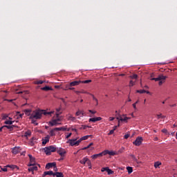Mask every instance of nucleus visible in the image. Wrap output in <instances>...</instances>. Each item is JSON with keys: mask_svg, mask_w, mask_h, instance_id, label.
<instances>
[{"mask_svg": "<svg viewBox=\"0 0 177 177\" xmlns=\"http://www.w3.org/2000/svg\"><path fill=\"white\" fill-rule=\"evenodd\" d=\"M53 111H50L48 112L45 110H42V111H35L32 112V113L30 114V120H41V118L42 117V114H44V115H51L52 114H53Z\"/></svg>", "mask_w": 177, "mask_h": 177, "instance_id": "obj_1", "label": "nucleus"}, {"mask_svg": "<svg viewBox=\"0 0 177 177\" xmlns=\"http://www.w3.org/2000/svg\"><path fill=\"white\" fill-rule=\"evenodd\" d=\"M56 150V146L55 145H50L44 148V153L46 156H50V154H52V153H55Z\"/></svg>", "mask_w": 177, "mask_h": 177, "instance_id": "obj_2", "label": "nucleus"}, {"mask_svg": "<svg viewBox=\"0 0 177 177\" xmlns=\"http://www.w3.org/2000/svg\"><path fill=\"white\" fill-rule=\"evenodd\" d=\"M165 80H167V76H164L162 75H158V77H152L151 78V81H159V85H162L164 84Z\"/></svg>", "mask_w": 177, "mask_h": 177, "instance_id": "obj_3", "label": "nucleus"}, {"mask_svg": "<svg viewBox=\"0 0 177 177\" xmlns=\"http://www.w3.org/2000/svg\"><path fill=\"white\" fill-rule=\"evenodd\" d=\"M57 154H59L61 156V157H64V154H66V153H67L66 151V149L62 148V147H59V148H57L56 147V151Z\"/></svg>", "mask_w": 177, "mask_h": 177, "instance_id": "obj_4", "label": "nucleus"}, {"mask_svg": "<svg viewBox=\"0 0 177 177\" xmlns=\"http://www.w3.org/2000/svg\"><path fill=\"white\" fill-rule=\"evenodd\" d=\"M142 142H143V138L142 137H138L136 140L133 142V145H134V146H140Z\"/></svg>", "mask_w": 177, "mask_h": 177, "instance_id": "obj_5", "label": "nucleus"}, {"mask_svg": "<svg viewBox=\"0 0 177 177\" xmlns=\"http://www.w3.org/2000/svg\"><path fill=\"white\" fill-rule=\"evenodd\" d=\"M28 157L30 158V163L28 165V167L35 165V158L32 157V155L31 154H28Z\"/></svg>", "mask_w": 177, "mask_h": 177, "instance_id": "obj_6", "label": "nucleus"}, {"mask_svg": "<svg viewBox=\"0 0 177 177\" xmlns=\"http://www.w3.org/2000/svg\"><path fill=\"white\" fill-rule=\"evenodd\" d=\"M42 146H45L46 143H49V140H50V136L47 135L46 137L42 138Z\"/></svg>", "mask_w": 177, "mask_h": 177, "instance_id": "obj_7", "label": "nucleus"}, {"mask_svg": "<svg viewBox=\"0 0 177 177\" xmlns=\"http://www.w3.org/2000/svg\"><path fill=\"white\" fill-rule=\"evenodd\" d=\"M101 171L102 172H104V171H106L108 175H113V174H114V171L109 167H102Z\"/></svg>", "mask_w": 177, "mask_h": 177, "instance_id": "obj_8", "label": "nucleus"}, {"mask_svg": "<svg viewBox=\"0 0 177 177\" xmlns=\"http://www.w3.org/2000/svg\"><path fill=\"white\" fill-rule=\"evenodd\" d=\"M130 118L127 117L126 115H122L120 118L119 117L117 118V120H118V122H120V121H124V122H127L128 120Z\"/></svg>", "mask_w": 177, "mask_h": 177, "instance_id": "obj_9", "label": "nucleus"}, {"mask_svg": "<svg viewBox=\"0 0 177 177\" xmlns=\"http://www.w3.org/2000/svg\"><path fill=\"white\" fill-rule=\"evenodd\" d=\"M21 151V148L20 147H15L12 148V154H19Z\"/></svg>", "mask_w": 177, "mask_h": 177, "instance_id": "obj_10", "label": "nucleus"}, {"mask_svg": "<svg viewBox=\"0 0 177 177\" xmlns=\"http://www.w3.org/2000/svg\"><path fill=\"white\" fill-rule=\"evenodd\" d=\"M49 125L56 127L57 125H62V123H59L56 119H54L49 122Z\"/></svg>", "mask_w": 177, "mask_h": 177, "instance_id": "obj_11", "label": "nucleus"}, {"mask_svg": "<svg viewBox=\"0 0 177 177\" xmlns=\"http://www.w3.org/2000/svg\"><path fill=\"white\" fill-rule=\"evenodd\" d=\"M66 143H68L71 146H77V138L69 139Z\"/></svg>", "mask_w": 177, "mask_h": 177, "instance_id": "obj_12", "label": "nucleus"}, {"mask_svg": "<svg viewBox=\"0 0 177 177\" xmlns=\"http://www.w3.org/2000/svg\"><path fill=\"white\" fill-rule=\"evenodd\" d=\"M102 156H104V151H102L100 153L94 154V155L91 156V157L93 160H96V158H99V157H102Z\"/></svg>", "mask_w": 177, "mask_h": 177, "instance_id": "obj_13", "label": "nucleus"}, {"mask_svg": "<svg viewBox=\"0 0 177 177\" xmlns=\"http://www.w3.org/2000/svg\"><path fill=\"white\" fill-rule=\"evenodd\" d=\"M47 175H48L49 176L55 177V173L53 171H44V174H42V177H45Z\"/></svg>", "mask_w": 177, "mask_h": 177, "instance_id": "obj_14", "label": "nucleus"}, {"mask_svg": "<svg viewBox=\"0 0 177 177\" xmlns=\"http://www.w3.org/2000/svg\"><path fill=\"white\" fill-rule=\"evenodd\" d=\"M103 151H104V156H107V154H109V156H115L117 154L115 151H113L104 150Z\"/></svg>", "mask_w": 177, "mask_h": 177, "instance_id": "obj_15", "label": "nucleus"}, {"mask_svg": "<svg viewBox=\"0 0 177 177\" xmlns=\"http://www.w3.org/2000/svg\"><path fill=\"white\" fill-rule=\"evenodd\" d=\"M56 166V162H48L46 165V169H50Z\"/></svg>", "mask_w": 177, "mask_h": 177, "instance_id": "obj_16", "label": "nucleus"}, {"mask_svg": "<svg viewBox=\"0 0 177 177\" xmlns=\"http://www.w3.org/2000/svg\"><path fill=\"white\" fill-rule=\"evenodd\" d=\"M81 84V80L79 81H73L71 82L67 86H77Z\"/></svg>", "mask_w": 177, "mask_h": 177, "instance_id": "obj_17", "label": "nucleus"}, {"mask_svg": "<svg viewBox=\"0 0 177 177\" xmlns=\"http://www.w3.org/2000/svg\"><path fill=\"white\" fill-rule=\"evenodd\" d=\"M96 121H102V118L97 117V118H90L88 120V122H96Z\"/></svg>", "mask_w": 177, "mask_h": 177, "instance_id": "obj_18", "label": "nucleus"}, {"mask_svg": "<svg viewBox=\"0 0 177 177\" xmlns=\"http://www.w3.org/2000/svg\"><path fill=\"white\" fill-rule=\"evenodd\" d=\"M34 171H38V167L35 165H32V167L28 168L29 172H34Z\"/></svg>", "mask_w": 177, "mask_h": 177, "instance_id": "obj_19", "label": "nucleus"}, {"mask_svg": "<svg viewBox=\"0 0 177 177\" xmlns=\"http://www.w3.org/2000/svg\"><path fill=\"white\" fill-rule=\"evenodd\" d=\"M88 158L87 157H84L80 161V164H82L83 165H85L86 162L88 161Z\"/></svg>", "mask_w": 177, "mask_h": 177, "instance_id": "obj_20", "label": "nucleus"}, {"mask_svg": "<svg viewBox=\"0 0 177 177\" xmlns=\"http://www.w3.org/2000/svg\"><path fill=\"white\" fill-rule=\"evenodd\" d=\"M64 177V175L62 172H55L54 173V177Z\"/></svg>", "mask_w": 177, "mask_h": 177, "instance_id": "obj_21", "label": "nucleus"}, {"mask_svg": "<svg viewBox=\"0 0 177 177\" xmlns=\"http://www.w3.org/2000/svg\"><path fill=\"white\" fill-rule=\"evenodd\" d=\"M41 89V91H52V87H50L49 86H46L44 87H42Z\"/></svg>", "mask_w": 177, "mask_h": 177, "instance_id": "obj_22", "label": "nucleus"}, {"mask_svg": "<svg viewBox=\"0 0 177 177\" xmlns=\"http://www.w3.org/2000/svg\"><path fill=\"white\" fill-rule=\"evenodd\" d=\"M68 121H75L76 118L74 116H72L71 114L68 115Z\"/></svg>", "mask_w": 177, "mask_h": 177, "instance_id": "obj_23", "label": "nucleus"}, {"mask_svg": "<svg viewBox=\"0 0 177 177\" xmlns=\"http://www.w3.org/2000/svg\"><path fill=\"white\" fill-rule=\"evenodd\" d=\"M55 130L57 131H67V128L66 127H56L55 128Z\"/></svg>", "mask_w": 177, "mask_h": 177, "instance_id": "obj_24", "label": "nucleus"}, {"mask_svg": "<svg viewBox=\"0 0 177 177\" xmlns=\"http://www.w3.org/2000/svg\"><path fill=\"white\" fill-rule=\"evenodd\" d=\"M24 113H25L26 115H30V117H31V110L25 109Z\"/></svg>", "mask_w": 177, "mask_h": 177, "instance_id": "obj_25", "label": "nucleus"}, {"mask_svg": "<svg viewBox=\"0 0 177 177\" xmlns=\"http://www.w3.org/2000/svg\"><path fill=\"white\" fill-rule=\"evenodd\" d=\"M75 115L77 116H80V115H84V111H77L76 113H75Z\"/></svg>", "mask_w": 177, "mask_h": 177, "instance_id": "obj_26", "label": "nucleus"}, {"mask_svg": "<svg viewBox=\"0 0 177 177\" xmlns=\"http://www.w3.org/2000/svg\"><path fill=\"white\" fill-rule=\"evenodd\" d=\"M56 128L52 129L50 131V136H55L56 135V133L55 132H56Z\"/></svg>", "mask_w": 177, "mask_h": 177, "instance_id": "obj_27", "label": "nucleus"}, {"mask_svg": "<svg viewBox=\"0 0 177 177\" xmlns=\"http://www.w3.org/2000/svg\"><path fill=\"white\" fill-rule=\"evenodd\" d=\"M61 109L57 108L56 109L57 113H55L56 117H59L60 114H62V112H60Z\"/></svg>", "mask_w": 177, "mask_h": 177, "instance_id": "obj_28", "label": "nucleus"}, {"mask_svg": "<svg viewBox=\"0 0 177 177\" xmlns=\"http://www.w3.org/2000/svg\"><path fill=\"white\" fill-rule=\"evenodd\" d=\"M128 174H132L133 172V169H132L131 167H127Z\"/></svg>", "mask_w": 177, "mask_h": 177, "instance_id": "obj_29", "label": "nucleus"}, {"mask_svg": "<svg viewBox=\"0 0 177 177\" xmlns=\"http://www.w3.org/2000/svg\"><path fill=\"white\" fill-rule=\"evenodd\" d=\"M4 124H6V125H12L13 124V121H12V120H6L4 122Z\"/></svg>", "mask_w": 177, "mask_h": 177, "instance_id": "obj_30", "label": "nucleus"}, {"mask_svg": "<svg viewBox=\"0 0 177 177\" xmlns=\"http://www.w3.org/2000/svg\"><path fill=\"white\" fill-rule=\"evenodd\" d=\"M14 127H15L14 125H12V126H10V125H4V129L7 128V129H10L12 131V129H13Z\"/></svg>", "mask_w": 177, "mask_h": 177, "instance_id": "obj_31", "label": "nucleus"}, {"mask_svg": "<svg viewBox=\"0 0 177 177\" xmlns=\"http://www.w3.org/2000/svg\"><path fill=\"white\" fill-rule=\"evenodd\" d=\"M25 136L27 138V136H31V131L28 130L26 132H25Z\"/></svg>", "mask_w": 177, "mask_h": 177, "instance_id": "obj_32", "label": "nucleus"}, {"mask_svg": "<svg viewBox=\"0 0 177 177\" xmlns=\"http://www.w3.org/2000/svg\"><path fill=\"white\" fill-rule=\"evenodd\" d=\"M91 136H92V135L84 136L82 137L81 138L82 140H86V139H88V138H91Z\"/></svg>", "mask_w": 177, "mask_h": 177, "instance_id": "obj_33", "label": "nucleus"}, {"mask_svg": "<svg viewBox=\"0 0 177 177\" xmlns=\"http://www.w3.org/2000/svg\"><path fill=\"white\" fill-rule=\"evenodd\" d=\"M90 95L92 96L93 100L97 102V105L99 104V101L97 100V98L95 97V95L93 94H90Z\"/></svg>", "mask_w": 177, "mask_h": 177, "instance_id": "obj_34", "label": "nucleus"}, {"mask_svg": "<svg viewBox=\"0 0 177 177\" xmlns=\"http://www.w3.org/2000/svg\"><path fill=\"white\" fill-rule=\"evenodd\" d=\"M160 165H161V162H156L154 163V167H155V168H158Z\"/></svg>", "mask_w": 177, "mask_h": 177, "instance_id": "obj_35", "label": "nucleus"}, {"mask_svg": "<svg viewBox=\"0 0 177 177\" xmlns=\"http://www.w3.org/2000/svg\"><path fill=\"white\" fill-rule=\"evenodd\" d=\"M136 92H137V93H146V90H144V89H142V90H137L136 91Z\"/></svg>", "mask_w": 177, "mask_h": 177, "instance_id": "obj_36", "label": "nucleus"}, {"mask_svg": "<svg viewBox=\"0 0 177 177\" xmlns=\"http://www.w3.org/2000/svg\"><path fill=\"white\" fill-rule=\"evenodd\" d=\"M162 133H165L166 135H169V132H168V130L167 129H162Z\"/></svg>", "mask_w": 177, "mask_h": 177, "instance_id": "obj_37", "label": "nucleus"}, {"mask_svg": "<svg viewBox=\"0 0 177 177\" xmlns=\"http://www.w3.org/2000/svg\"><path fill=\"white\" fill-rule=\"evenodd\" d=\"M9 117V115L3 113L2 114V120H6Z\"/></svg>", "mask_w": 177, "mask_h": 177, "instance_id": "obj_38", "label": "nucleus"}, {"mask_svg": "<svg viewBox=\"0 0 177 177\" xmlns=\"http://www.w3.org/2000/svg\"><path fill=\"white\" fill-rule=\"evenodd\" d=\"M89 82H92V80H88L81 81V84H89Z\"/></svg>", "mask_w": 177, "mask_h": 177, "instance_id": "obj_39", "label": "nucleus"}, {"mask_svg": "<svg viewBox=\"0 0 177 177\" xmlns=\"http://www.w3.org/2000/svg\"><path fill=\"white\" fill-rule=\"evenodd\" d=\"M122 115H121L120 114V113H118V111H115V117H116V120H117V118L118 117L119 118H121Z\"/></svg>", "mask_w": 177, "mask_h": 177, "instance_id": "obj_40", "label": "nucleus"}, {"mask_svg": "<svg viewBox=\"0 0 177 177\" xmlns=\"http://www.w3.org/2000/svg\"><path fill=\"white\" fill-rule=\"evenodd\" d=\"M157 117H158V120H160V118H165V115H162V114H159V115H157Z\"/></svg>", "mask_w": 177, "mask_h": 177, "instance_id": "obj_41", "label": "nucleus"}, {"mask_svg": "<svg viewBox=\"0 0 177 177\" xmlns=\"http://www.w3.org/2000/svg\"><path fill=\"white\" fill-rule=\"evenodd\" d=\"M131 78H132V80H136V78H138V75L134 74L131 76Z\"/></svg>", "mask_w": 177, "mask_h": 177, "instance_id": "obj_42", "label": "nucleus"}, {"mask_svg": "<svg viewBox=\"0 0 177 177\" xmlns=\"http://www.w3.org/2000/svg\"><path fill=\"white\" fill-rule=\"evenodd\" d=\"M80 93H86V95H91L88 91H85V90L80 91Z\"/></svg>", "mask_w": 177, "mask_h": 177, "instance_id": "obj_43", "label": "nucleus"}, {"mask_svg": "<svg viewBox=\"0 0 177 177\" xmlns=\"http://www.w3.org/2000/svg\"><path fill=\"white\" fill-rule=\"evenodd\" d=\"M135 85V82L131 80L129 82V86H133Z\"/></svg>", "mask_w": 177, "mask_h": 177, "instance_id": "obj_44", "label": "nucleus"}, {"mask_svg": "<svg viewBox=\"0 0 177 177\" xmlns=\"http://www.w3.org/2000/svg\"><path fill=\"white\" fill-rule=\"evenodd\" d=\"M32 121V124H35V125H38V123H37V121H35V119H30Z\"/></svg>", "mask_w": 177, "mask_h": 177, "instance_id": "obj_45", "label": "nucleus"}, {"mask_svg": "<svg viewBox=\"0 0 177 177\" xmlns=\"http://www.w3.org/2000/svg\"><path fill=\"white\" fill-rule=\"evenodd\" d=\"M87 165H88V167H90V168H91V167H92V163L91 162V160H89V159H88V160H87Z\"/></svg>", "mask_w": 177, "mask_h": 177, "instance_id": "obj_46", "label": "nucleus"}, {"mask_svg": "<svg viewBox=\"0 0 177 177\" xmlns=\"http://www.w3.org/2000/svg\"><path fill=\"white\" fill-rule=\"evenodd\" d=\"M37 85H41V84H44V81H42V80L37 81Z\"/></svg>", "mask_w": 177, "mask_h": 177, "instance_id": "obj_47", "label": "nucleus"}, {"mask_svg": "<svg viewBox=\"0 0 177 177\" xmlns=\"http://www.w3.org/2000/svg\"><path fill=\"white\" fill-rule=\"evenodd\" d=\"M82 138L79 139L78 140H76V144H77V146H78L80 145V142L82 141Z\"/></svg>", "mask_w": 177, "mask_h": 177, "instance_id": "obj_48", "label": "nucleus"}, {"mask_svg": "<svg viewBox=\"0 0 177 177\" xmlns=\"http://www.w3.org/2000/svg\"><path fill=\"white\" fill-rule=\"evenodd\" d=\"M57 120V122H59L60 121H62V118L61 117H57V119H55Z\"/></svg>", "mask_w": 177, "mask_h": 177, "instance_id": "obj_49", "label": "nucleus"}, {"mask_svg": "<svg viewBox=\"0 0 177 177\" xmlns=\"http://www.w3.org/2000/svg\"><path fill=\"white\" fill-rule=\"evenodd\" d=\"M1 170H2L3 172H8V168H6V167L1 168Z\"/></svg>", "mask_w": 177, "mask_h": 177, "instance_id": "obj_50", "label": "nucleus"}, {"mask_svg": "<svg viewBox=\"0 0 177 177\" xmlns=\"http://www.w3.org/2000/svg\"><path fill=\"white\" fill-rule=\"evenodd\" d=\"M118 127H120V122H118V126H114V127H113V130L115 131V129H117V128H118Z\"/></svg>", "mask_w": 177, "mask_h": 177, "instance_id": "obj_51", "label": "nucleus"}, {"mask_svg": "<svg viewBox=\"0 0 177 177\" xmlns=\"http://www.w3.org/2000/svg\"><path fill=\"white\" fill-rule=\"evenodd\" d=\"M113 133H114V130H111L110 131H109V133H108V135L109 136H110V135H113Z\"/></svg>", "mask_w": 177, "mask_h": 177, "instance_id": "obj_52", "label": "nucleus"}, {"mask_svg": "<svg viewBox=\"0 0 177 177\" xmlns=\"http://www.w3.org/2000/svg\"><path fill=\"white\" fill-rule=\"evenodd\" d=\"M91 114H96V111L88 110Z\"/></svg>", "mask_w": 177, "mask_h": 177, "instance_id": "obj_53", "label": "nucleus"}, {"mask_svg": "<svg viewBox=\"0 0 177 177\" xmlns=\"http://www.w3.org/2000/svg\"><path fill=\"white\" fill-rule=\"evenodd\" d=\"M89 147H91V146H89V145L87 147H84L82 149V150H86V149H89Z\"/></svg>", "mask_w": 177, "mask_h": 177, "instance_id": "obj_54", "label": "nucleus"}, {"mask_svg": "<svg viewBox=\"0 0 177 177\" xmlns=\"http://www.w3.org/2000/svg\"><path fill=\"white\" fill-rule=\"evenodd\" d=\"M72 133H69L68 135H66V139H68V138H70L71 136Z\"/></svg>", "mask_w": 177, "mask_h": 177, "instance_id": "obj_55", "label": "nucleus"}, {"mask_svg": "<svg viewBox=\"0 0 177 177\" xmlns=\"http://www.w3.org/2000/svg\"><path fill=\"white\" fill-rule=\"evenodd\" d=\"M130 135L129 134H125L124 138V139H128V138H129Z\"/></svg>", "mask_w": 177, "mask_h": 177, "instance_id": "obj_56", "label": "nucleus"}, {"mask_svg": "<svg viewBox=\"0 0 177 177\" xmlns=\"http://www.w3.org/2000/svg\"><path fill=\"white\" fill-rule=\"evenodd\" d=\"M53 169L55 172H57V166H56V164L55 166H54Z\"/></svg>", "mask_w": 177, "mask_h": 177, "instance_id": "obj_57", "label": "nucleus"}, {"mask_svg": "<svg viewBox=\"0 0 177 177\" xmlns=\"http://www.w3.org/2000/svg\"><path fill=\"white\" fill-rule=\"evenodd\" d=\"M133 107L134 109V110H138V108H136V104H133Z\"/></svg>", "mask_w": 177, "mask_h": 177, "instance_id": "obj_58", "label": "nucleus"}, {"mask_svg": "<svg viewBox=\"0 0 177 177\" xmlns=\"http://www.w3.org/2000/svg\"><path fill=\"white\" fill-rule=\"evenodd\" d=\"M86 128H91V127L86 125L83 126V129H86Z\"/></svg>", "mask_w": 177, "mask_h": 177, "instance_id": "obj_59", "label": "nucleus"}, {"mask_svg": "<svg viewBox=\"0 0 177 177\" xmlns=\"http://www.w3.org/2000/svg\"><path fill=\"white\" fill-rule=\"evenodd\" d=\"M68 89H69V91H74V89H75V88L69 86Z\"/></svg>", "mask_w": 177, "mask_h": 177, "instance_id": "obj_60", "label": "nucleus"}, {"mask_svg": "<svg viewBox=\"0 0 177 177\" xmlns=\"http://www.w3.org/2000/svg\"><path fill=\"white\" fill-rule=\"evenodd\" d=\"M169 135H171V136H175V131L169 133Z\"/></svg>", "mask_w": 177, "mask_h": 177, "instance_id": "obj_61", "label": "nucleus"}, {"mask_svg": "<svg viewBox=\"0 0 177 177\" xmlns=\"http://www.w3.org/2000/svg\"><path fill=\"white\" fill-rule=\"evenodd\" d=\"M2 129H5V126L0 127V132H2Z\"/></svg>", "mask_w": 177, "mask_h": 177, "instance_id": "obj_62", "label": "nucleus"}, {"mask_svg": "<svg viewBox=\"0 0 177 177\" xmlns=\"http://www.w3.org/2000/svg\"><path fill=\"white\" fill-rule=\"evenodd\" d=\"M114 118H115L110 117V118H109V121H114Z\"/></svg>", "mask_w": 177, "mask_h": 177, "instance_id": "obj_63", "label": "nucleus"}, {"mask_svg": "<svg viewBox=\"0 0 177 177\" xmlns=\"http://www.w3.org/2000/svg\"><path fill=\"white\" fill-rule=\"evenodd\" d=\"M75 92L77 93V95H80V93H81V91H75Z\"/></svg>", "mask_w": 177, "mask_h": 177, "instance_id": "obj_64", "label": "nucleus"}]
</instances>
